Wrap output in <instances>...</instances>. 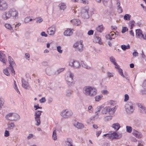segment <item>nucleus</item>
<instances>
[{
	"mask_svg": "<svg viewBox=\"0 0 146 146\" xmlns=\"http://www.w3.org/2000/svg\"><path fill=\"white\" fill-rule=\"evenodd\" d=\"M138 106L140 109L141 112L142 113H145L146 114L145 107L141 104H139Z\"/></svg>",
	"mask_w": 146,
	"mask_h": 146,
	"instance_id": "b1692460",
	"label": "nucleus"
},
{
	"mask_svg": "<svg viewBox=\"0 0 146 146\" xmlns=\"http://www.w3.org/2000/svg\"><path fill=\"white\" fill-rule=\"evenodd\" d=\"M126 131L129 133H131L132 130V127L129 126H126Z\"/></svg>",
	"mask_w": 146,
	"mask_h": 146,
	"instance_id": "e433bc0d",
	"label": "nucleus"
},
{
	"mask_svg": "<svg viewBox=\"0 0 146 146\" xmlns=\"http://www.w3.org/2000/svg\"><path fill=\"white\" fill-rule=\"evenodd\" d=\"M108 106H106L103 108L102 111V113L103 114H107L108 113Z\"/></svg>",
	"mask_w": 146,
	"mask_h": 146,
	"instance_id": "7c9ffc66",
	"label": "nucleus"
},
{
	"mask_svg": "<svg viewBox=\"0 0 146 146\" xmlns=\"http://www.w3.org/2000/svg\"><path fill=\"white\" fill-rule=\"evenodd\" d=\"M102 97L103 96L102 95L96 96L95 97V100L96 102H99L102 99Z\"/></svg>",
	"mask_w": 146,
	"mask_h": 146,
	"instance_id": "72a5a7b5",
	"label": "nucleus"
},
{
	"mask_svg": "<svg viewBox=\"0 0 146 146\" xmlns=\"http://www.w3.org/2000/svg\"><path fill=\"white\" fill-rule=\"evenodd\" d=\"M119 74L123 77H125V76L123 74L122 69L120 68L117 70Z\"/></svg>",
	"mask_w": 146,
	"mask_h": 146,
	"instance_id": "a19ab883",
	"label": "nucleus"
},
{
	"mask_svg": "<svg viewBox=\"0 0 146 146\" xmlns=\"http://www.w3.org/2000/svg\"><path fill=\"white\" fill-rule=\"evenodd\" d=\"M94 41L100 44H102V42L101 41V38L98 36H96L94 37Z\"/></svg>",
	"mask_w": 146,
	"mask_h": 146,
	"instance_id": "4be33fe9",
	"label": "nucleus"
},
{
	"mask_svg": "<svg viewBox=\"0 0 146 146\" xmlns=\"http://www.w3.org/2000/svg\"><path fill=\"white\" fill-rule=\"evenodd\" d=\"M111 127L113 128L116 130H118L120 127V126L118 123L113 124Z\"/></svg>",
	"mask_w": 146,
	"mask_h": 146,
	"instance_id": "a878e982",
	"label": "nucleus"
},
{
	"mask_svg": "<svg viewBox=\"0 0 146 146\" xmlns=\"http://www.w3.org/2000/svg\"><path fill=\"white\" fill-rule=\"evenodd\" d=\"M110 61L113 64H116V60L115 58L113 56H111L110 58Z\"/></svg>",
	"mask_w": 146,
	"mask_h": 146,
	"instance_id": "473e14b6",
	"label": "nucleus"
},
{
	"mask_svg": "<svg viewBox=\"0 0 146 146\" xmlns=\"http://www.w3.org/2000/svg\"><path fill=\"white\" fill-rule=\"evenodd\" d=\"M12 113H9L7 114L5 116V118L6 119L11 121L12 119Z\"/></svg>",
	"mask_w": 146,
	"mask_h": 146,
	"instance_id": "c756f323",
	"label": "nucleus"
},
{
	"mask_svg": "<svg viewBox=\"0 0 146 146\" xmlns=\"http://www.w3.org/2000/svg\"><path fill=\"white\" fill-rule=\"evenodd\" d=\"M132 134L134 136L138 138H141L142 137L141 133L136 130H133Z\"/></svg>",
	"mask_w": 146,
	"mask_h": 146,
	"instance_id": "dca6fc26",
	"label": "nucleus"
},
{
	"mask_svg": "<svg viewBox=\"0 0 146 146\" xmlns=\"http://www.w3.org/2000/svg\"><path fill=\"white\" fill-rule=\"evenodd\" d=\"M72 114L73 113L72 111L68 109L63 110L60 113V115L62 117L65 118H68L70 117Z\"/></svg>",
	"mask_w": 146,
	"mask_h": 146,
	"instance_id": "20e7f679",
	"label": "nucleus"
},
{
	"mask_svg": "<svg viewBox=\"0 0 146 146\" xmlns=\"http://www.w3.org/2000/svg\"><path fill=\"white\" fill-rule=\"evenodd\" d=\"M136 37L140 39H144L146 40V36L142 33V31L140 29H137L135 31Z\"/></svg>",
	"mask_w": 146,
	"mask_h": 146,
	"instance_id": "6e6552de",
	"label": "nucleus"
},
{
	"mask_svg": "<svg viewBox=\"0 0 146 146\" xmlns=\"http://www.w3.org/2000/svg\"><path fill=\"white\" fill-rule=\"evenodd\" d=\"M104 29V27L102 25L98 26L96 28V30L98 31L101 33Z\"/></svg>",
	"mask_w": 146,
	"mask_h": 146,
	"instance_id": "c85d7f7f",
	"label": "nucleus"
},
{
	"mask_svg": "<svg viewBox=\"0 0 146 146\" xmlns=\"http://www.w3.org/2000/svg\"><path fill=\"white\" fill-rule=\"evenodd\" d=\"M103 107V105H102L100 106H98L96 109V111L99 112Z\"/></svg>",
	"mask_w": 146,
	"mask_h": 146,
	"instance_id": "8fccbe9b",
	"label": "nucleus"
},
{
	"mask_svg": "<svg viewBox=\"0 0 146 146\" xmlns=\"http://www.w3.org/2000/svg\"><path fill=\"white\" fill-rule=\"evenodd\" d=\"M10 11H11V16L13 17L16 18L18 17V13L14 9H11L10 10Z\"/></svg>",
	"mask_w": 146,
	"mask_h": 146,
	"instance_id": "412c9836",
	"label": "nucleus"
},
{
	"mask_svg": "<svg viewBox=\"0 0 146 146\" xmlns=\"http://www.w3.org/2000/svg\"><path fill=\"white\" fill-rule=\"evenodd\" d=\"M138 145L137 146H143V142L141 140L139 141Z\"/></svg>",
	"mask_w": 146,
	"mask_h": 146,
	"instance_id": "338daca9",
	"label": "nucleus"
},
{
	"mask_svg": "<svg viewBox=\"0 0 146 146\" xmlns=\"http://www.w3.org/2000/svg\"><path fill=\"white\" fill-rule=\"evenodd\" d=\"M128 30L127 28L126 27H123L121 32L123 33H125L126 31Z\"/></svg>",
	"mask_w": 146,
	"mask_h": 146,
	"instance_id": "4d7b16f0",
	"label": "nucleus"
},
{
	"mask_svg": "<svg viewBox=\"0 0 146 146\" xmlns=\"http://www.w3.org/2000/svg\"><path fill=\"white\" fill-rule=\"evenodd\" d=\"M34 135L32 134H29L28 136H27V139H30L32 138L33 137H34Z\"/></svg>",
	"mask_w": 146,
	"mask_h": 146,
	"instance_id": "680f3d73",
	"label": "nucleus"
},
{
	"mask_svg": "<svg viewBox=\"0 0 146 146\" xmlns=\"http://www.w3.org/2000/svg\"><path fill=\"white\" fill-rule=\"evenodd\" d=\"M69 65L71 67L75 69H78L80 68L81 66V65L80 63L77 60H71L69 62Z\"/></svg>",
	"mask_w": 146,
	"mask_h": 146,
	"instance_id": "0eeeda50",
	"label": "nucleus"
},
{
	"mask_svg": "<svg viewBox=\"0 0 146 146\" xmlns=\"http://www.w3.org/2000/svg\"><path fill=\"white\" fill-rule=\"evenodd\" d=\"M5 27L7 29L11 30L12 29V27L9 23H6L5 25Z\"/></svg>",
	"mask_w": 146,
	"mask_h": 146,
	"instance_id": "ea45409f",
	"label": "nucleus"
},
{
	"mask_svg": "<svg viewBox=\"0 0 146 146\" xmlns=\"http://www.w3.org/2000/svg\"><path fill=\"white\" fill-rule=\"evenodd\" d=\"M88 11L89 9L87 8L82 9L81 12L82 17L84 18H88L89 17Z\"/></svg>",
	"mask_w": 146,
	"mask_h": 146,
	"instance_id": "9d476101",
	"label": "nucleus"
},
{
	"mask_svg": "<svg viewBox=\"0 0 146 146\" xmlns=\"http://www.w3.org/2000/svg\"><path fill=\"white\" fill-rule=\"evenodd\" d=\"M11 121H16L19 120L20 118V115L17 113H12Z\"/></svg>",
	"mask_w": 146,
	"mask_h": 146,
	"instance_id": "2eb2a0df",
	"label": "nucleus"
},
{
	"mask_svg": "<svg viewBox=\"0 0 146 146\" xmlns=\"http://www.w3.org/2000/svg\"><path fill=\"white\" fill-rule=\"evenodd\" d=\"M46 101V100L45 98V97H42L40 100H39V102L40 103H44Z\"/></svg>",
	"mask_w": 146,
	"mask_h": 146,
	"instance_id": "bf43d9fd",
	"label": "nucleus"
},
{
	"mask_svg": "<svg viewBox=\"0 0 146 146\" xmlns=\"http://www.w3.org/2000/svg\"><path fill=\"white\" fill-rule=\"evenodd\" d=\"M9 69L11 70L12 75L13 76L15 74V72L13 67H9Z\"/></svg>",
	"mask_w": 146,
	"mask_h": 146,
	"instance_id": "5fc2aeb1",
	"label": "nucleus"
},
{
	"mask_svg": "<svg viewBox=\"0 0 146 146\" xmlns=\"http://www.w3.org/2000/svg\"><path fill=\"white\" fill-rule=\"evenodd\" d=\"M73 29H68L66 30L65 31L64 33V35L66 36H70L73 33Z\"/></svg>",
	"mask_w": 146,
	"mask_h": 146,
	"instance_id": "f3484780",
	"label": "nucleus"
},
{
	"mask_svg": "<svg viewBox=\"0 0 146 146\" xmlns=\"http://www.w3.org/2000/svg\"><path fill=\"white\" fill-rule=\"evenodd\" d=\"M84 94L86 96L94 97L97 94V90L93 87L86 86L83 89Z\"/></svg>",
	"mask_w": 146,
	"mask_h": 146,
	"instance_id": "f257e3e1",
	"label": "nucleus"
},
{
	"mask_svg": "<svg viewBox=\"0 0 146 146\" xmlns=\"http://www.w3.org/2000/svg\"><path fill=\"white\" fill-rule=\"evenodd\" d=\"M56 128L54 127L53 128V131L52 135V139L54 140H56L57 139V135L56 133Z\"/></svg>",
	"mask_w": 146,
	"mask_h": 146,
	"instance_id": "393cba45",
	"label": "nucleus"
},
{
	"mask_svg": "<svg viewBox=\"0 0 146 146\" xmlns=\"http://www.w3.org/2000/svg\"><path fill=\"white\" fill-rule=\"evenodd\" d=\"M82 42H83L82 40L77 42L74 44L73 47L79 52H81L83 51L84 49Z\"/></svg>",
	"mask_w": 146,
	"mask_h": 146,
	"instance_id": "423d86ee",
	"label": "nucleus"
},
{
	"mask_svg": "<svg viewBox=\"0 0 146 146\" xmlns=\"http://www.w3.org/2000/svg\"><path fill=\"white\" fill-rule=\"evenodd\" d=\"M30 56V55L29 53H27L25 54V58L27 60H29Z\"/></svg>",
	"mask_w": 146,
	"mask_h": 146,
	"instance_id": "3c124183",
	"label": "nucleus"
},
{
	"mask_svg": "<svg viewBox=\"0 0 146 146\" xmlns=\"http://www.w3.org/2000/svg\"><path fill=\"white\" fill-rule=\"evenodd\" d=\"M71 91L70 90H68L66 92V96L68 97L70 96L71 95Z\"/></svg>",
	"mask_w": 146,
	"mask_h": 146,
	"instance_id": "e2e57ef3",
	"label": "nucleus"
},
{
	"mask_svg": "<svg viewBox=\"0 0 146 146\" xmlns=\"http://www.w3.org/2000/svg\"><path fill=\"white\" fill-rule=\"evenodd\" d=\"M101 130H100L96 132V135L97 137H98L102 133Z\"/></svg>",
	"mask_w": 146,
	"mask_h": 146,
	"instance_id": "69168bd1",
	"label": "nucleus"
},
{
	"mask_svg": "<svg viewBox=\"0 0 146 146\" xmlns=\"http://www.w3.org/2000/svg\"><path fill=\"white\" fill-rule=\"evenodd\" d=\"M81 64L82 67L84 68L88 69L90 68V67L87 65L86 63L82 62L81 63Z\"/></svg>",
	"mask_w": 146,
	"mask_h": 146,
	"instance_id": "2f4dec72",
	"label": "nucleus"
},
{
	"mask_svg": "<svg viewBox=\"0 0 146 146\" xmlns=\"http://www.w3.org/2000/svg\"><path fill=\"white\" fill-rule=\"evenodd\" d=\"M106 39L108 40H111L112 39V37H111L110 35L108 34L106 35Z\"/></svg>",
	"mask_w": 146,
	"mask_h": 146,
	"instance_id": "0e129e2a",
	"label": "nucleus"
},
{
	"mask_svg": "<svg viewBox=\"0 0 146 146\" xmlns=\"http://www.w3.org/2000/svg\"><path fill=\"white\" fill-rule=\"evenodd\" d=\"M70 21L73 24L76 26H78L80 25L81 23L79 19H74L71 20Z\"/></svg>",
	"mask_w": 146,
	"mask_h": 146,
	"instance_id": "aec40b11",
	"label": "nucleus"
},
{
	"mask_svg": "<svg viewBox=\"0 0 146 146\" xmlns=\"http://www.w3.org/2000/svg\"><path fill=\"white\" fill-rule=\"evenodd\" d=\"M74 75L71 72H70L68 75L66 76L65 77V80L67 84L69 86H72L74 84L73 78Z\"/></svg>",
	"mask_w": 146,
	"mask_h": 146,
	"instance_id": "f03ea898",
	"label": "nucleus"
},
{
	"mask_svg": "<svg viewBox=\"0 0 146 146\" xmlns=\"http://www.w3.org/2000/svg\"><path fill=\"white\" fill-rule=\"evenodd\" d=\"M7 60L6 56L5 55L0 51V61L2 62L3 64H6Z\"/></svg>",
	"mask_w": 146,
	"mask_h": 146,
	"instance_id": "4468645a",
	"label": "nucleus"
},
{
	"mask_svg": "<svg viewBox=\"0 0 146 146\" xmlns=\"http://www.w3.org/2000/svg\"><path fill=\"white\" fill-rule=\"evenodd\" d=\"M129 96L127 94H125L124 101L125 102L129 100Z\"/></svg>",
	"mask_w": 146,
	"mask_h": 146,
	"instance_id": "13d9d810",
	"label": "nucleus"
},
{
	"mask_svg": "<svg viewBox=\"0 0 146 146\" xmlns=\"http://www.w3.org/2000/svg\"><path fill=\"white\" fill-rule=\"evenodd\" d=\"M8 8L7 3L5 1L0 0V11H5Z\"/></svg>",
	"mask_w": 146,
	"mask_h": 146,
	"instance_id": "1a4fd4ad",
	"label": "nucleus"
},
{
	"mask_svg": "<svg viewBox=\"0 0 146 146\" xmlns=\"http://www.w3.org/2000/svg\"><path fill=\"white\" fill-rule=\"evenodd\" d=\"M142 86L144 89H146V79L143 81Z\"/></svg>",
	"mask_w": 146,
	"mask_h": 146,
	"instance_id": "774afa93",
	"label": "nucleus"
},
{
	"mask_svg": "<svg viewBox=\"0 0 146 146\" xmlns=\"http://www.w3.org/2000/svg\"><path fill=\"white\" fill-rule=\"evenodd\" d=\"M65 143L66 145L68 146H73L72 144V143L68 140L66 141Z\"/></svg>",
	"mask_w": 146,
	"mask_h": 146,
	"instance_id": "09e8293b",
	"label": "nucleus"
},
{
	"mask_svg": "<svg viewBox=\"0 0 146 146\" xmlns=\"http://www.w3.org/2000/svg\"><path fill=\"white\" fill-rule=\"evenodd\" d=\"M42 111L39 110H36L35 111L34 114V118L35 121L36 122V125L39 126L40 123V115Z\"/></svg>",
	"mask_w": 146,
	"mask_h": 146,
	"instance_id": "39448f33",
	"label": "nucleus"
},
{
	"mask_svg": "<svg viewBox=\"0 0 146 146\" xmlns=\"http://www.w3.org/2000/svg\"><path fill=\"white\" fill-rule=\"evenodd\" d=\"M8 69H9V67L4 69L3 70L4 73L7 76H9V72Z\"/></svg>",
	"mask_w": 146,
	"mask_h": 146,
	"instance_id": "4c0bfd02",
	"label": "nucleus"
},
{
	"mask_svg": "<svg viewBox=\"0 0 146 146\" xmlns=\"http://www.w3.org/2000/svg\"><path fill=\"white\" fill-rule=\"evenodd\" d=\"M61 47L59 46L57 47V51L60 53H62V50L61 49Z\"/></svg>",
	"mask_w": 146,
	"mask_h": 146,
	"instance_id": "c03bdc74",
	"label": "nucleus"
},
{
	"mask_svg": "<svg viewBox=\"0 0 146 146\" xmlns=\"http://www.w3.org/2000/svg\"><path fill=\"white\" fill-rule=\"evenodd\" d=\"M117 10L118 12L119 13H122L123 11V9L121 7V6H119L118 7H117Z\"/></svg>",
	"mask_w": 146,
	"mask_h": 146,
	"instance_id": "49530a36",
	"label": "nucleus"
},
{
	"mask_svg": "<svg viewBox=\"0 0 146 146\" xmlns=\"http://www.w3.org/2000/svg\"><path fill=\"white\" fill-rule=\"evenodd\" d=\"M11 12L10 10L8 12H5L2 15V18L4 20L8 19L11 16Z\"/></svg>",
	"mask_w": 146,
	"mask_h": 146,
	"instance_id": "9b49d317",
	"label": "nucleus"
},
{
	"mask_svg": "<svg viewBox=\"0 0 146 146\" xmlns=\"http://www.w3.org/2000/svg\"><path fill=\"white\" fill-rule=\"evenodd\" d=\"M81 2L84 4H88L89 1L88 0H80Z\"/></svg>",
	"mask_w": 146,
	"mask_h": 146,
	"instance_id": "6e6d98bb",
	"label": "nucleus"
},
{
	"mask_svg": "<svg viewBox=\"0 0 146 146\" xmlns=\"http://www.w3.org/2000/svg\"><path fill=\"white\" fill-rule=\"evenodd\" d=\"M133 55L134 57H137L138 56V53L135 50H134V52L133 53Z\"/></svg>",
	"mask_w": 146,
	"mask_h": 146,
	"instance_id": "052dcab7",
	"label": "nucleus"
},
{
	"mask_svg": "<svg viewBox=\"0 0 146 146\" xmlns=\"http://www.w3.org/2000/svg\"><path fill=\"white\" fill-rule=\"evenodd\" d=\"M15 127L14 123L13 122H11L8 125V127L11 129H13Z\"/></svg>",
	"mask_w": 146,
	"mask_h": 146,
	"instance_id": "c9c22d12",
	"label": "nucleus"
},
{
	"mask_svg": "<svg viewBox=\"0 0 146 146\" xmlns=\"http://www.w3.org/2000/svg\"><path fill=\"white\" fill-rule=\"evenodd\" d=\"M10 133L9 131L7 130L5 131L4 133V136L5 137H8L9 136Z\"/></svg>",
	"mask_w": 146,
	"mask_h": 146,
	"instance_id": "864d4df0",
	"label": "nucleus"
},
{
	"mask_svg": "<svg viewBox=\"0 0 146 146\" xmlns=\"http://www.w3.org/2000/svg\"><path fill=\"white\" fill-rule=\"evenodd\" d=\"M109 105L114 106H115L116 103V102L113 100H110L108 102Z\"/></svg>",
	"mask_w": 146,
	"mask_h": 146,
	"instance_id": "37998d69",
	"label": "nucleus"
},
{
	"mask_svg": "<svg viewBox=\"0 0 146 146\" xmlns=\"http://www.w3.org/2000/svg\"><path fill=\"white\" fill-rule=\"evenodd\" d=\"M116 106H115L112 108H111L110 107L108 106V113L110 114H113L116 111Z\"/></svg>",
	"mask_w": 146,
	"mask_h": 146,
	"instance_id": "6ab92c4d",
	"label": "nucleus"
},
{
	"mask_svg": "<svg viewBox=\"0 0 146 146\" xmlns=\"http://www.w3.org/2000/svg\"><path fill=\"white\" fill-rule=\"evenodd\" d=\"M43 21V19L40 17H39L36 18V23H40L42 22Z\"/></svg>",
	"mask_w": 146,
	"mask_h": 146,
	"instance_id": "79ce46f5",
	"label": "nucleus"
},
{
	"mask_svg": "<svg viewBox=\"0 0 146 146\" xmlns=\"http://www.w3.org/2000/svg\"><path fill=\"white\" fill-rule=\"evenodd\" d=\"M112 117L111 116H107L104 117V120L105 121H110Z\"/></svg>",
	"mask_w": 146,
	"mask_h": 146,
	"instance_id": "a18cd8bd",
	"label": "nucleus"
},
{
	"mask_svg": "<svg viewBox=\"0 0 146 146\" xmlns=\"http://www.w3.org/2000/svg\"><path fill=\"white\" fill-rule=\"evenodd\" d=\"M131 17V15H130L126 14L124 16V19L125 20L129 21L130 20Z\"/></svg>",
	"mask_w": 146,
	"mask_h": 146,
	"instance_id": "f704fd0d",
	"label": "nucleus"
},
{
	"mask_svg": "<svg viewBox=\"0 0 146 146\" xmlns=\"http://www.w3.org/2000/svg\"><path fill=\"white\" fill-rule=\"evenodd\" d=\"M65 69L64 68H62L58 69L56 71V73L57 74H59L60 72L64 71Z\"/></svg>",
	"mask_w": 146,
	"mask_h": 146,
	"instance_id": "58836bf2",
	"label": "nucleus"
},
{
	"mask_svg": "<svg viewBox=\"0 0 146 146\" xmlns=\"http://www.w3.org/2000/svg\"><path fill=\"white\" fill-rule=\"evenodd\" d=\"M134 104L131 102H127L125 106L126 112L128 113H131L133 112L134 110Z\"/></svg>",
	"mask_w": 146,
	"mask_h": 146,
	"instance_id": "7ed1b4c3",
	"label": "nucleus"
},
{
	"mask_svg": "<svg viewBox=\"0 0 146 146\" xmlns=\"http://www.w3.org/2000/svg\"><path fill=\"white\" fill-rule=\"evenodd\" d=\"M56 29V27L55 26H52L48 29L47 32L50 35H54Z\"/></svg>",
	"mask_w": 146,
	"mask_h": 146,
	"instance_id": "f8f14e48",
	"label": "nucleus"
},
{
	"mask_svg": "<svg viewBox=\"0 0 146 146\" xmlns=\"http://www.w3.org/2000/svg\"><path fill=\"white\" fill-rule=\"evenodd\" d=\"M111 139H113L120 138L121 136L119 135L117 133L113 132V133L111 132Z\"/></svg>",
	"mask_w": 146,
	"mask_h": 146,
	"instance_id": "a211bd4d",
	"label": "nucleus"
},
{
	"mask_svg": "<svg viewBox=\"0 0 146 146\" xmlns=\"http://www.w3.org/2000/svg\"><path fill=\"white\" fill-rule=\"evenodd\" d=\"M88 109L89 112L90 113H92L93 112L94 110L92 106H89L88 108Z\"/></svg>",
	"mask_w": 146,
	"mask_h": 146,
	"instance_id": "603ef678",
	"label": "nucleus"
},
{
	"mask_svg": "<svg viewBox=\"0 0 146 146\" xmlns=\"http://www.w3.org/2000/svg\"><path fill=\"white\" fill-rule=\"evenodd\" d=\"M21 82L22 83V86L23 88L26 89H29L30 88L28 82L26 81L23 78H22Z\"/></svg>",
	"mask_w": 146,
	"mask_h": 146,
	"instance_id": "ddd939ff",
	"label": "nucleus"
},
{
	"mask_svg": "<svg viewBox=\"0 0 146 146\" xmlns=\"http://www.w3.org/2000/svg\"><path fill=\"white\" fill-rule=\"evenodd\" d=\"M109 134H104L103 135V137H107V138H109L110 139H111V132Z\"/></svg>",
	"mask_w": 146,
	"mask_h": 146,
	"instance_id": "de8ad7c7",
	"label": "nucleus"
},
{
	"mask_svg": "<svg viewBox=\"0 0 146 146\" xmlns=\"http://www.w3.org/2000/svg\"><path fill=\"white\" fill-rule=\"evenodd\" d=\"M74 125L75 127L78 129H82L84 127L83 124L79 122H77L76 123H75Z\"/></svg>",
	"mask_w": 146,
	"mask_h": 146,
	"instance_id": "5701e85b",
	"label": "nucleus"
},
{
	"mask_svg": "<svg viewBox=\"0 0 146 146\" xmlns=\"http://www.w3.org/2000/svg\"><path fill=\"white\" fill-rule=\"evenodd\" d=\"M58 6L60 10H64L66 8V6L64 3H61Z\"/></svg>",
	"mask_w": 146,
	"mask_h": 146,
	"instance_id": "bb28decb",
	"label": "nucleus"
},
{
	"mask_svg": "<svg viewBox=\"0 0 146 146\" xmlns=\"http://www.w3.org/2000/svg\"><path fill=\"white\" fill-rule=\"evenodd\" d=\"M13 87L17 93L18 94H20V92L19 90V89H18V87L16 83V82L15 80L14 81V84L13 85Z\"/></svg>",
	"mask_w": 146,
	"mask_h": 146,
	"instance_id": "cd10ccee",
	"label": "nucleus"
}]
</instances>
